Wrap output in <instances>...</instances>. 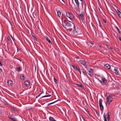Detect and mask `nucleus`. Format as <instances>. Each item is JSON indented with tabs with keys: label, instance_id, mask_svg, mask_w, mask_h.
<instances>
[{
	"label": "nucleus",
	"instance_id": "dca6fc26",
	"mask_svg": "<svg viewBox=\"0 0 121 121\" xmlns=\"http://www.w3.org/2000/svg\"><path fill=\"white\" fill-rule=\"evenodd\" d=\"M82 2V8H85L86 7V4L85 2L83 1Z\"/></svg>",
	"mask_w": 121,
	"mask_h": 121
},
{
	"label": "nucleus",
	"instance_id": "3c124183",
	"mask_svg": "<svg viewBox=\"0 0 121 121\" xmlns=\"http://www.w3.org/2000/svg\"><path fill=\"white\" fill-rule=\"evenodd\" d=\"M96 114H97V113H98V112L96 111Z\"/></svg>",
	"mask_w": 121,
	"mask_h": 121
},
{
	"label": "nucleus",
	"instance_id": "c756f323",
	"mask_svg": "<svg viewBox=\"0 0 121 121\" xmlns=\"http://www.w3.org/2000/svg\"><path fill=\"white\" fill-rule=\"evenodd\" d=\"M115 28H116V29L118 31V32L119 33H120V31L119 30V28H118V27L117 26H115Z\"/></svg>",
	"mask_w": 121,
	"mask_h": 121
},
{
	"label": "nucleus",
	"instance_id": "f257e3e1",
	"mask_svg": "<svg viewBox=\"0 0 121 121\" xmlns=\"http://www.w3.org/2000/svg\"><path fill=\"white\" fill-rule=\"evenodd\" d=\"M62 25L70 34L77 35L81 34V30L73 23L65 20Z\"/></svg>",
	"mask_w": 121,
	"mask_h": 121
},
{
	"label": "nucleus",
	"instance_id": "2eb2a0df",
	"mask_svg": "<svg viewBox=\"0 0 121 121\" xmlns=\"http://www.w3.org/2000/svg\"><path fill=\"white\" fill-rule=\"evenodd\" d=\"M114 73L117 74H118V71L117 68H114Z\"/></svg>",
	"mask_w": 121,
	"mask_h": 121
},
{
	"label": "nucleus",
	"instance_id": "b1692460",
	"mask_svg": "<svg viewBox=\"0 0 121 121\" xmlns=\"http://www.w3.org/2000/svg\"><path fill=\"white\" fill-rule=\"evenodd\" d=\"M118 11L117 13L118 15L120 18H121V13L118 10Z\"/></svg>",
	"mask_w": 121,
	"mask_h": 121
},
{
	"label": "nucleus",
	"instance_id": "79ce46f5",
	"mask_svg": "<svg viewBox=\"0 0 121 121\" xmlns=\"http://www.w3.org/2000/svg\"><path fill=\"white\" fill-rule=\"evenodd\" d=\"M11 38H12V39L13 40V41H14V39L13 38L12 36V35H11Z\"/></svg>",
	"mask_w": 121,
	"mask_h": 121
},
{
	"label": "nucleus",
	"instance_id": "4c0bfd02",
	"mask_svg": "<svg viewBox=\"0 0 121 121\" xmlns=\"http://www.w3.org/2000/svg\"><path fill=\"white\" fill-rule=\"evenodd\" d=\"M89 43L91 44V45H93V42L92 41H91L90 42H89Z\"/></svg>",
	"mask_w": 121,
	"mask_h": 121
},
{
	"label": "nucleus",
	"instance_id": "c85d7f7f",
	"mask_svg": "<svg viewBox=\"0 0 121 121\" xmlns=\"http://www.w3.org/2000/svg\"><path fill=\"white\" fill-rule=\"evenodd\" d=\"M81 19H82V22L84 24V26L86 27V25L84 24V23H85V21L84 19H83V18H82Z\"/></svg>",
	"mask_w": 121,
	"mask_h": 121
},
{
	"label": "nucleus",
	"instance_id": "f8f14e48",
	"mask_svg": "<svg viewBox=\"0 0 121 121\" xmlns=\"http://www.w3.org/2000/svg\"><path fill=\"white\" fill-rule=\"evenodd\" d=\"M46 40L47 41H48L49 43H51V44H52V42L50 40V38L49 36H47L46 38Z\"/></svg>",
	"mask_w": 121,
	"mask_h": 121
},
{
	"label": "nucleus",
	"instance_id": "09e8293b",
	"mask_svg": "<svg viewBox=\"0 0 121 121\" xmlns=\"http://www.w3.org/2000/svg\"><path fill=\"white\" fill-rule=\"evenodd\" d=\"M54 54H55V56H56V53L54 51Z\"/></svg>",
	"mask_w": 121,
	"mask_h": 121
},
{
	"label": "nucleus",
	"instance_id": "bb28decb",
	"mask_svg": "<svg viewBox=\"0 0 121 121\" xmlns=\"http://www.w3.org/2000/svg\"><path fill=\"white\" fill-rule=\"evenodd\" d=\"M78 86H79L80 87H83V86L81 84H76Z\"/></svg>",
	"mask_w": 121,
	"mask_h": 121
},
{
	"label": "nucleus",
	"instance_id": "7ed1b4c3",
	"mask_svg": "<svg viewBox=\"0 0 121 121\" xmlns=\"http://www.w3.org/2000/svg\"><path fill=\"white\" fill-rule=\"evenodd\" d=\"M87 73L89 75L91 76H92L93 75V70L92 69H87Z\"/></svg>",
	"mask_w": 121,
	"mask_h": 121
},
{
	"label": "nucleus",
	"instance_id": "39448f33",
	"mask_svg": "<svg viewBox=\"0 0 121 121\" xmlns=\"http://www.w3.org/2000/svg\"><path fill=\"white\" fill-rule=\"evenodd\" d=\"M102 100L101 99H100L99 100V104L100 107V109L102 110L104 108V107L102 104Z\"/></svg>",
	"mask_w": 121,
	"mask_h": 121
},
{
	"label": "nucleus",
	"instance_id": "ea45409f",
	"mask_svg": "<svg viewBox=\"0 0 121 121\" xmlns=\"http://www.w3.org/2000/svg\"><path fill=\"white\" fill-rule=\"evenodd\" d=\"M107 119H108V120L109 121L110 119V117H109V116L107 117Z\"/></svg>",
	"mask_w": 121,
	"mask_h": 121
},
{
	"label": "nucleus",
	"instance_id": "9b49d317",
	"mask_svg": "<svg viewBox=\"0 0 121 121\" xmlns=\"http://www.w3.org/2000/svg\"><path fill=\"white\" fill-rule=\"evenodd\" d=\"M8 85L9 86H11L13 84V82L11 80H8L7 82Z\"/></svg>",
	"mask_w": 121,
	"mask_h": 121
},
{
	"label": "nucleus",
	"instance_id": "603ef678",
	"mask_svg": "<svg viewBox=\"0 0 121 121\" xmlns=\"http://www.w3.org/2000/svg\"><path fill=\"white\" fill-rule=\"evenodd\" d=\"M81 1H83V0H80Z\"/></svg>",
	"mask_w": 121,
	"mask_h": 121
},
{
	"label": "nucleus",
	"instance_id": "c9c22d12",
	"mask_svg": "<svg viewBox=\"0 0 121 121\" xmlns=\"http://www.w3.org/2000/svg\"><path fill=\"white\" fill-rule=\"evenodd\" d=\"M56 101H55L54 102H52V103H51L50 104H49V105H51V104H54V103H55V102H56Z\"/></svg>",
	"mask_w": 121,
	"mask_h": 121
},
{
	"label": "nucleus",
	"instance_id": "1a4fd4ad",
	"mask_svg": "<svg viewBox=\"0 0 121 121\" xmlns=\"http://www.w3.org/2000/svg\"><path fill=\"white\" fill-rule=\"evenodd\" d=\"M71 66L73 67L74 69L76 70L77 71H79V70L80 69L79 67H77V66H75L73 65H71Z\"/></svg>",
	"mask_w": 121,
	"mask_h": 121
},
{
	"label": "nucleus",
	"instance_id": "37998d69",
	"mask_svg": "<svg viewBox=\"0 0 121 121\" xmlns=\"http://www.w3.org/2000/svg\"><path fill=\"white\" fill-rule=\"evenodd\" d=\"M82 73H83V74H84V75H85L86 72H84V71H83Z\"/></svg>",
	"mask_w": 121,
	"mask_h": 121
},
{
	"label": "nucleus",
	"instance_id": "2f4dec72",
	"mask_svg": "<svg viewBox=\"0 0 121 121\" xmlns=\"http://www.w3.org/2000/svg\"><path fill=\"white\" fill-rule=\"evenodd\" d=\"M54 82L56 83L57 82V81L56 79H55V78H54Z\"/></svg>",
	"mask_w": 121,
	"mask_h": 121
},
{
	"label": "nucleus",
	"instance_id": "a878e982",
	"mask_svg": "<svg viewBox=\"0 0 121 121\" xmlns=\"http://www.w3.org/2000/svg\"><path fill=\"white\" fill-rule=\"evenodd\" d=\"M51 96V95H45L44 96H43L41 98H42L44 97H50Z\"/></svg>",
	"mask_w": 121,
	"mask_h": 121
},
{
	"label": "nucleus",
	"instance_id": "7c9ffc66",
	"mask_svg": "<svg viewBox=\"0 0 121 121\" xmlns=\"http://www.w3.org/2000/svg\"><path fill=\"white\" fill-rule=\"evenodd\" d=\"M32 36L34 40L37 41V39L36 37L33 36V35H32Z\"/></svg>",
	"mask_w": 121,
	"mask_h": 121
},
{
	"label": "nucleus",
	"instance_id": "f3484780",
	"mask_svg": "<svg viewBox=\"0 0 121 121\" xmlns=\"http://www.w3.org/2000/svg\"><path fill=\"white\" fill-rule=\"evenodd\" d=\"M49 120L50 121H56L52 117H50L49 118Z\"/></svg>",
	"mask_w": 121,
	"mask_h": 121
},
{
	"label": "nucleus",
	"instance_id": "49530a36",
	"mask_svg": "<svg viewBox=\"0 0 121 121\" xmlns=\"http://www.w3.org/2000/svg\"><path fill=\"white\" fill-rule=\"evenodd\" d=\"M2 70L0 68V72H2Z\"/></svg>",
	"mask_w": 121,
	"mask_h": 121
},
{
	"label": "nucleus",
	"instance_id": "6e6d98bb",
	"mask_svg": "<svg viewBox=\"0 0 121 121\" xmlns=\"http://www.w3.org/2000/svg\"><path fill=\"white\" fill-rule=\"evenodd\" d=\"M72 2H73V0H72Z\"/></svg>",
	"mask_w": 121,
	"mask_h": 121
},
{
	"label": "nucleus",
	"instance_id": "423d86ee",
	"mask_svg": "<svg viewBox=\"0 0 121 121\" xmlns=\"http://www.w3.org/2000/svg\"><path fill=\"white\" fill-rule=\"evenodd\" d=\"M8 117L9 118L11 119L13 121H17V120L15 118L13 117V116L11 115H9Z\"/></svg>",
	"mask_w": 121,
	"mask_h": 121
},
{
	"label": "nucleus",
	"instance_id": "de8ad7c7",
	"mask_svg": "<svg viewBox=\"0 0 121 121\" xmlns=\"http://www.w3.org/2000/svg\"><path fill=\"white\" fill-rule=\"evenodd\" d=\"M44 93V92L43 91L42 92H41V93L42 94L43 93Z\"/></svg>",
	"mask_w": 121,
	"mask_h": 121
},
{
	"label": "nucleus",
	"instance_id": "0eeeda50",
	"mask_svg": "<svg viewBox=\"0 0 121 121\" xmlns=\"http://www.w3.org/2000/svg\"><path fill=\"white\" fill-rule=\"evenodd\" d=\"M101 80L102 81V82L101 80H99V81L102 84H104L106 82V80L104 78H102Z\"/></svg>",
	"mask_w": 121,
	"mask_h": 121
},
{
	"label": "nucleus",
	"instance_id": "8fccbe9b",
	"mask_svg": "<svg viewBox=\"0 0 121 121\" xmlns=\"http://www.w3.org/2000/svg\"><path fill=\"white\" fill-rule=\"evenodd\" d=\"M18 59V60H19L20 61H21V60H20L19 59Z\"/></svg>",
	"mask_w": 121,
	"mask_h": 121
},
{
	"label": "nucleus",
	"instance_id": "412c9836",
	"mask_svg": "<svg viewBox=\"0 0 121 121\" xmlns=\"http://www.w3.org/2000/svg\"><path fill=\"white\" fill-rule=\"evenodd\" d=\"M11 109L14 111H16L17 110L16 108L13 107H11Z\"/></svg>",
	"mask_w": 121,
	"mask_h": 121
},
{
	"label": "nucleus",
	"instance_id": "f03ea898",
	"mask_svg": "<svg viewBox=\"0 0 121 121\" xmlns=\"http://www.w3.org/2000/svg\"><path fill=\"white\" fill-rule=\"evenodd\" d=\"M66 16L70 19H74V15L72 13L67 12L66 13Z\"/></svg>",
	"mask_w": 121,
	"mask_h": 121
},
{
	"label": "nucleus",
	"instance_id": "a18cd8bd",
	"mask_svg": "<svg viewBox=\"0 0 121 121\" xmlns=\"http://www.w3.org/2000/svg\"><path fill=\"white\" fill-rule=\"evenodd\" d=\"M119 38L120 40L121 41V37H119Z\"/></svg>",
	"mask_w": 121,
	"mask_h": 121
},
{
	"label": "nucleus",
	"instance_id": "c03bdc74",
	"mask_svg": "<svg viewBox=\"0 0 121 121\" xmlns=\"http://www.w3.org/2000/svg\"><path fill=\"white\" fill-rule=\"evenodd\" d=\"M79 71V72L80 74H81V71L80 69L79 70V71Z\"/></svg>",
	"mask_w": 121,
	"mask_h": 121
},
{
	"label": "nucleus",
	"instance_id": "473e14b6",
	"mask_svg": "<svg viewBox=\"0 0 121 121\" xmlns=\"http://www.w3.org/2000/svg\"><path fill=\"white\" fill-rule=\"evenodd\" d=\"M104 121H107L106 119V117L104 115Z\"/></svg>",
	"mask_w": 121,
	"mask_h": 121
},
{
	"label": "nucleus",
	"instance_id": "a211bd4d",
	"mask_svg": "<svg viewBox=\"0 0 121 121\" xmlns=\"http://www.w3.org/2000/svg\"><path fill=\"white\" fill-rule=\"evenodd\" d=\"M20 78L22 80H23L24 79V78H25V77L23 74H22L21 75V77Z\"/></svg>",
	"mask_w": 121,
	"mask_h": 121
},
{
	"label": "nucleus",
	"instance_id": "6e6552de",
	"mask_svg": "<svg viewBox=\"0 0 121 121\" xmlns=\"http://www.w3.org/2000/svg\"><path fill=\"white\" fill-rule=\"evenodd\" d=\"M24 84L27 87H29L30 85V82L29 81L27 80H26L24 82Z\"/></svg>",
	"mask_w": 121,
	"mask_h": 121
},
{
	"label": "nucleus",
	"instance_id": "4be33fe9",
	"mask_svg": "<svg viewBox=\"0 0 121 121\" xmlns=\"http://www.w3.org/2000/svg\"><path fill=\"white\" fill-rule=\"evenodd\" d=\"M107 47L108 48V49L112 50V49L113 48L112 47H111L109 45H106Z\"/></svg>",
	"mask_w": 121,
	"mask_h": 121
},
{
	"label": "nucleus",
	"instance_id": "cd10ccee",
	"mask_svg": "<svg viewBox=\"0 0 121 121\" xmlns=\"http://www.w3.org/2000/svg\"><path fill=\"white\" fill-rule=\"evenodd\" d=\"M17 71L18 72H19L20 71L21 68L20 67H18L17 68Z\"/></svg>",
	"mask_w": 121,
	"mask_h": 121
},
{
	"label": "nucleus",
	"instance_id": "58836bf2",
	"mask_svg": "<svg viewBox=\"0 0 121 121\" xmlns=\"http://www.w3.org/2000/svg\"><path fill=\"white\" fill-rule=\"evenodd\" d=\"M76 58L77 59H79V56H76Z\"/></svg>",
	"mask_w": 121,
	"mask_h": 121
},
{
	"label": "nucleus",
	"instance_id": "5fc2aeb1",
	"mask_svg": "<svg viewBox=\"0 0 121 121\" xmlns=\"http://www.w3.org/2000/svg\"><path fill=\"white\" fill-rule=\"evenodd\" d=\"M63 2H64V0H61Z\"/></svg>",
	"mask_w": 121,
	"mask_h": 121
},
{
	"label": "nucleus",
	"instance_id": "864d4df0",
	"mask_svg": "<svg viewBox=\"0 0 121 121\" xmlns=\"http://www.w3.org/2000/svg\"><path fill=\"white\" fill-rule=\"evenodd\" d=\"M99 24H100V22L99 21Z\"/></svg>",
	"mask_w": 121,
	"mask_h": 121
},
{
	"label": "nucleus",
	"instance_id": "4468645a",
	"mask_svg": "<svg viewBox=\"0 0 121 121\" xmlns=\"http://www.w3.org/2000/svg\"><path fill=\"white\" fill-rule=\"evenodd\" d=\"M98 47L99 48V49L101 52H102L104 51V48L102 46L100 45H99Z\"/></svg>",
	"mask_w": 121,
	"mask_h": 121
},
{
	"label": "nucleus",
	"instance_id": "20e7f679",
	"mask_svg": "<svg viewBox=\"0 0 121 121\" xmlns=\"http://www.w3.org/2000/svg\"><path fill=\"white\" fill-rule=\"evenodd\" d=\"M106 101L107 102L110 104L112 101V98L110 96H108L106 97Z\"/></svg>",
	"mask_w": 121,
	"mask_h": 121
},
{
	"label": "nucleus",
	"instance_id": "f704fd0d",
	"mask_svg": "<svg viewBox=\"0 0 121 121\" xmlns=\"http://www.w3.org/2000/svg\"><path fill=\"white\" fill-rule=\"evenodd\" d=\"M79 8H76V10L78 12H79Z\"/></svg>",
	"mask_w": 121,
	"mask_h": 121
},
{
	"label": "nucleus",
	"instance_id": "72a5a7b5",
	"mask_svg": "<svg viewBox=\"0 0 121 121\" xmlns=\"http://www.w3.org/2000/svg\"><path fill=\"white\" fill-rule=\"evenodd\" d=\"M41 94V93L39 94L37 96H36V98H38V97L40 96Z\"/></svg>",
	"mask_w": 121,
	"mask_h": 121
},
{
	"label": "nucleus",
	"instance_id": "a19ab883",
	"mask_svg": "<svg viewBox=\"0 0 121 121\" xmlns=\"http://www.w3.org/2000/svg\"><path fill=\"white\" fill-rule=\"evenodd\" d=\"M103 22H104L105 23H106V21L105 20H104L103 19Z\"/></svg>",
	"mask_w": 121,
	"mask_h": 121
},
{
	"label": "nucleus",
	"instance_id": "6ab92c4d",
	"mask_svg": "<svg viewBox=\"0 0 121 121\" xmlns=\"http://www.w3.org/2000/svg\"><path fill=\"white\" fill-rule=\"evenodd\" d=\"M7 39L8 40L9 42H12V41L10 37V36H8L7 37Z\"/></svg>",
	"mask_w": 121,
	"mask_h": 121
},
{
	"label": "nucleus",
	"instance_id": "393cba45",
	"mask_svg": "<svg viewBox=\"0 0 121 121\" xmlns=\"http://www.w3.org/2000/svg\"><path fill=\"white\" fill-rule=\"evenodd\" d=\"M79 17H81V19L82 18L84 17V15L82 13L79 15Z\"/></svg>",
	"mask_w": 121,
	"mask_h": 121
},
{
	"label": "nucleus",
	"instance_id": "e433bc0d",
	"mask_svg": "<svg viewBox=\"0 0 121 121\" xmlns=\"http://www.w3.org/2000/svg\"><path fill=\"white\" fill-rule=\"evenodd\" d=\"M110 115V112H108L107 114V117L109 116V115Z\"/></svg>",
	"mask_w": 121,
	"mask_h": 121
},
{
	"label": "nucleus",
	"instance_id": "aec40b11",
	"mask_svg": "<svg viewBox=\"0 0 121 121\" xmlns=\"http://www.w3.org/2000/svg\"><path fill=\"white\" fill-rule=\"evenodd\" d=\"M105 66L108 69H110V66L108 64H106Z\"/></svg>",
	"mask_w": 121,
	"mask_h": 121
},
{
	"label": "nucleus",
	"instance_id": "9d476101",
	"mask_svg": "<svg viewBox=\"0 0 121 121\" xmlns=\"http://www.w3.org/2000/svg\"><path fill=\"white\" fill-rule=\"evenodd\" d=\"M80 63L82 65H83L86 66V64H87V62L85 61L84 60H81L80 61Z\"/></svg>",
	"mask_w": 121,
	"mask_h": 121
},
{
	"label": "nucleus",
	"instance_id": "ddd939ff",
	"mask_svg": "<svg viewBox=\"0 0 121 121\" xmlns=\"http://www.w3.org/2000/svg\"><path fill=\"white\" fill-rule=\"evenodd\" d=\"M76 4V6L78 8H79V3L78 0H74Z\"/></svg>",
	"mask_w": 121,
	"mask_h": 121
},
{
	"label": "nucleus",
	"instance_id": "5701e85b",
	"mask_svg": "<svg viewBox=\"0 0 121 121\" xmlns=\"http://www.w3.org/2000/svg\"><path fill=\"white\" fill-rule=\"evenodd\" d=\"M57 13L58 16L59 17H60L61 15V13L60 12V11H57Z\"/></svg>",
	"mask_w": 121,
	"mask_h": 121
}]
</instances>
